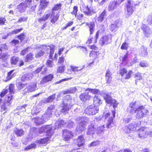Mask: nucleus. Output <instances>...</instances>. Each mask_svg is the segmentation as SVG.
Returning a JSON list of instances; mask_svg holds the SVG:
<instances>
[{"label": "nucleus", "mask_w": 152, "mask_h": 152, "mask_svg": "<svg viewBox=\"0 0 152 152\" xmlns=\"http://www.w3.org/2000/svg\"><path fill=\"white\" fill-rule=\"evenodd\" d=\"M104 99L107 104L110 103V102L113 99L109 94H104L103 96Z\"/></svg>", "instance_id": "nucleus-30"}, {"label": "nucleus", "mask_w": 152, "mask_h": 152, "mask_svg": "<svg viewBox=\"0 0 152 152\" xmlns=\"http://www.w3.org/2000/svg\"><path fill=\"white\" fill-rule=\"evenodd\" d=\"M16 86L18 90H20L23 88L25 86L24 84L20 82H18L17 83Z\"/></svg>", "instance_id": "nucleus-55"}, {"label": "nucleus", "mask_w": 152, "mask_h": 152, "mask_svg": "<svg viewBox=\"0 0 152 152\" xmlns=\"http://www.w3.org/2000/svg\"><path fill=\"white\" fill-rule=\"evenodd\" d=\"M65 69V66L63 65L59 66L57 69V72L58 73H62L64 71Z\"/></svg>", "instance_id": "nucleus-51"}, {"label": "nucleus", "mask_w": 152, "mask_h": 152, "mask_svg": "<svg viewBox=\"0 0 152 152\" xmlns=\"http://www.w3.org/2000/svg\"><path fill=\"white\" fill-rule=\"evenodd\" d=\"M121 26V22L117 20L116 21L115 24H113L110 25V30L112 31H115L119 27H120Z\"/></svg>", "instance_id": "nucleus-21"}, {"label": "nucleus", "mask_w": 152, "mask_h": 152, "mask_svg": "<svg viewBox=\"0 0 152 152\" xmlns=\"http://www.w3.org/2000/svg\"><path fill=\"white\" fill-rule=\"evenodd\" d=\"M61 4H56L55 5L54 7L52 9L51 11H53L54 12V11H56L60 9L61 8Z\"/></svg>", "instance_id": "nucleus-50"}, {"label": "nucleus", "mask_w": 152, "mask_h": 152, "mask_svg": "<svg viewBox=\"0 0 152 152\" xmlns=\"http://www.w3.org/2000/svg\"><path fill=\"white\" fill-rule=\"evenodd\" d=\"M8 57L7 53H2L1 56H0V59L4 61L6 60Z\"/></svg>", "instance_id": "nucleus-53"}, {"label": "nucleus", "mask_w": 152, "mask_h": 152, "mask_svg": "<svg viewBox=\"0 0 152 152\" xmlns=\"http://www.w3.org/2000/svg\"><path fill=\"white\" fill-rule=\"evenodd\" d=\"M128 111L130 113L133 114L135 113L136 112V109L131 108L128 107Z\"/></svg>", "instance_id": "nucleus-61"}, {"label": "nucleus", "mask_w": 152, "mask_h": 152, "mask_svg": "<svg viewBox=\"0 0 152 152\" xmlns=\"http://www.w3.org/2000/svg\"><path fill=\"white\" fill-rule=\"evenodd\" d=\"M72 99L71 97L69 95H66L64 97V101L63 102H65V103L70 102V103H72Z\"/></svg>", "instance_id": "nucleus-45"}, {"label": "nucleus", "mask_w": 152, "mask_h": 152, "mask_svg": "<svg viewBox=\"0 0 152 152\" xmlns=\"http://www.w3.org/2000/svg\"><path fill=\"white\" fill-rule=\"evenodd\" d=\"M26 36L23 34H20L18 37V39L20 40L21 41H23L26 38Z\"/></svg>", "instance_id": "nucleus-62"}, {"label": "nucleus", "mask_w": 152, "mask_h": 152, "mask_svg": "<svg viewBox=\"0 0 152 152\" xmlns=\"http://www.w3.org/2000/svg\"><path fill=\"white\" fill-rule=\"evenodd\" d=\"M36 83H31L29 86L24 89L23 93L24 94H26L27 93H29L35 91L36 89Z\"/></svg>", "instance_id": "nucleus-7"}, {"label": "nucleus", "mask_w": 152, "mask_h": 152, "mask_svg": "<svg viewBox=\"0 0 152 152\" xmlns=\"http://www.w3.org/2000/svg\"><path fill=\"white\" fill-rule=\"evenodd\" d=\"M46 131V134L48 136H50L53 134V132L51 126L47 125L44 126L40 128L39 130V134Z\"/></svg>", "instance_id": "nucleus-4"}, {"label": "nucleus", "mask_w": 152, "mask_h": 152, "mask_svg": "<svg viewBox=\"0 0 152 152\" xmlns=\"http://www.w3.org/2000/svg\"><path fill=\"white\" fill-rule=\"evenodd\" d=\"M65 124L64 121L63 120H61L56 121L55 125L57 128L61 127L64 124Z\"/></svg>", "instance_id": "nucleus-36"}, {"label": "nucleus", "mask_w": 152, "mask_h": 152, "mask_svg": "<svg viewBox=\"0 0 152 152\" xmlns=\"http://www.w3.org/2000/svg\"><path fill=\"white\" fill-rule=\"evenodd\" d=\"M126 73L127 70L124 68H122L120 69L119 73L122 76H123Z\"/></svg>", "instance_id": "nucleus-54"}, {"label": "nucleus", "mask_w": 152, "mask_h": 152, "mask_svg": "<svg viewBox=\"0 0 152 152\" xmlns=\"http://www.w3.org/2000/svg\"><path fill=\"white\" fill-rule=\"evenodd\" d=\"M48 140L49 138L47 137L38 140H37L36 142L39 145H45L47 144Z\"/></svg>", "instance_id": "nucleus-29"}, {"label": "nucleus", "mask_w": 152, "mask_h": 152, "mask_svg": "<svg viewBox=\"0 0 152 152\" xmlns=\"http://www.w3.org/2000/svg\"><path fill=\"white\" fill-rule=\"evenodd\" d=\"M27 7L23 2L21 3L18 6V9L20 12H24L26 10Z\"/></svg>", "instance_id": "nucleus-28"}, {"label": "nucleus", "mask_w": 152, "mask_h": 152, "mask_svg": "<svg viewBox=\"0 0 152 152\" xmlns=\"http://www.w3.org/2000/svg\"><path fill=\"white\" fill-rule=\"evenodd\" d=\"M46 64L48 67L50 68L53 67L54 66L53 61L49 60L47 61Z\"/></svg>", "instance_id": "nucleus-49"}, {"label": "nucleus", "mask_w": 152, "mask_h": 152, "mask_svg": "<svg viewBox=\"0 0 152 152\" xmlns=\"http://www.w3.org/2000/svg\"><path fill=\"white\" fill-rule=\"evenodd\" d=\"M26 106V105H25L23 106L18 107L17 109L20 111L21 112H23L26 111L25 108Z\"/></svg>", "instance_id": "nucleus-64"}, {"label": "nucleus", "mask_w": 152, "mask_h": 152, "mask_svg": "<svg viewBox=\"0 0 152 152\" xmlns=\"http://www.w3.org/2000/svg\"><path fill=\"white\" fill-rule=\"evenodd\" d=\"M134 76V77L136 80H140L142 79V76L139 73L135 74Z\"/></svg>", "instance_id": "nucleus-60"}, {"label": "nucleus", "mask_w": 152, "mask_h": 152, "mask_svg": "<svg viewBox=\"0 0 152 152\" xmlns=\"http://www.w3.org/2000/svg\"><path fill=\"white\" fill-rule=\"evenodd\" d=\"M141 28L144 31V33L147 37H148L151 34V31L150 28L145 24H142Z\"/></svg>", "instance_id": "nucleus-15"}, {"label": "nucleus", "mask_w": 152, "mask_h": 152, "mask_svg": "<svg viewBox=\"0 0 152 152\" xmlns=\"http://www.w3.org/2000/svg\"><path fill=\"white\" fill-rule=\"evenodd\" d=\"M113 118L112 117L109 118L108 120V124H107V127L108 128H110L111 127H113L114 124L113 122Z\"/></svg>", "instance_id": "nucleus-37"}, {"label": "nucleus", "mask_w": 152, "mask_h": 152, "mask_svg": "<svg viewBox=\"0 0 152 152\" xmlns=\"http://www.w3.org/2000/svg\"><path fill=\"white\" fill-rule=\"evenodd\" d=\"M141 52L140 53L141 55L143 56H146L147 54V48L143 46H142L141 47Z\"/></svg>", "instance_id": "nucleus-40"}, {"label": "nucleus", "mask_w": 152, "mask_h": 152, "mask_svg": "<svg viewBox=\"0 0 152 152\" xmlns=\"http://www.w3.org/2000/svg\"><path fill=\"white\" fill-rule=\"evenodd\" d=\"M76 91V87L71 88L68 89L67 90L64 91L62 93L64 94H66L68 93H74Z\"/></svg>", "instance_id": "nucleus-33"}, {"label": "nucleus", "mask_w": 152, "mask_h": 152, "mask_svg": "<svg viewBox=\"0 0 152 152\" xmlns=\"http://www.w3.org/2000/svg\"><path fill=\"white\" fill-rule=\"evenodd\" d=\"M50 57L51 58L53 56L54 53V49L55 47L52 45H50Z\"/></svg>", "instance_id": "nucleus-44"}, {"label": "nucleus", "mask_w": 152, "mask_h": 152, "mask_svg": "<svg viewBox=\"0 0 152 152\" xmlns=\"http://www.w3.org/2000/svg\"><path fill=\"white\" fill-rule=\"evenodd\" d=\"M54 108L55 107L54 106L51 105L48 107L46 112L49 113H50V115H51L52 113L53 112V110L54 109Z\"/></svg>", "instance_id": "nucleus-56"}, {"label": "nucleus", "mask_w": 152, "mask_h": 152, "mask_svg": "<svg viewBox=\"0 0 152 152\" xmlns=\"http://www.w3.org/2000/svg\"><path fill=\"white\" fill-rule=\"evenodd\" d=\"M33 75L31 73H28L24 75L21 77V80L23 81L28 80L31 79Z\"/></svg>", "instance_id": "nucleus-27"}, {"label": "nucleus", "mask_w": 152, "mask_h": 152, "mask_svg": "<svg viewBox=\"0 0 152 152\" xmlns=\"http://www.w3.org/2000/svg\"><path fill=\"white\" fill-rule=\"evenodd\" d=\"M127 2L126 5L127 11L126 17L129 16L132 14L133 11V7L136 5L133 1L128 0Z\"/></svg>", "instance_id": "nucleus-6"}, {"label": "nucleus", "mask_w": 152, "mask_h": 152, "mask_svg": "<svg viewBox=\"0 0 152 152\" xmlns=\"http://www.w3.org/2000/svg\"><path fill=\"white\" fill-rule=\"evenodd\" d=\"M49 2L46 0H42L40 1V8L42 9L47 7Z\"/></svg>", "instance_id": "nucleus-32"}, {"label": "nucleus", "mask_w": 152, "mask_h": 152, "mask_svg": "<svg viewBox=\"0 0 152 152\" xmlns=\"http://www.w3.org/2000/svg\"><path fill=\"white\" fill-rule=\"evenodd\" d=\"M105 127L104 125H103L98 127L96 131V134L99 136L101 135L104 133V131Z\"/></svg>", "instance_id": "nucleus-25"}, {"label": "nucleus", "mask_w": 152, "mask_h": 152, "mask_svg": "<svg viewBox=\"0 0 152 152\" xmlns=\"http://www.w3.org/2000/svg\"><path fill=\"white\" fill-rule=\"evenodd\" d=\"M101 101L100 99L98 96H95L94 98V106L98 107L100 104Z\"/></svg>", "instance_id": "nucleus-34"}, {"label": "nucleus", "mask_w": 152, "mask_h": 152, "mask_svg": "<svg viewBox=\"0 0 152 152\" xmlns=\"http://www.w3.org/2000/svg\"><path fill=\"white\" fill-rule=\"evenodd\" d=\"M9 92L11 94L13 93L15 91V86L14 84H11L8 88Z\"/></svg>", "instance_id": "nucleus-47"}, {"label": "nucleus", "mask_w": 152, "mask_h": 152, "mask_svg": "<svg viewBox=\"0 0 152 152\" xmlns=\"http://www.w3.org/2000/svg\"><path fill=\"white\" fill-rule=\"evenodd\" d=\"M139 133L138 134L139 137L141 138H146L148 135V133L146 132V129L144 127L140 129L139 130Z\"/></svg>", "instance_id": "nucleus-19"}, {"label": "nucleus", "mask_w": 152, "mask_h": 152, "mask_svg": "<svg viewBox=\"0 0 152 152\" xmlns=\"http://www.w3.org/2000/svg\"><path fill=\"white\" fill-rule=\"evenodd\" d=\"M135 113H136V118L139 119L145 117L148 114L149 112L144 106L142 105L136 108V112Z\"/></svg>", "instance_id": "nucleus-1"}, {"label": "nucleus", "mask_w": 152, "mask_h": 152, "mask_svg": "<svg viewBox=\"0 0 152 152\" xmlns=\"http://www.w3.org/2000/svg\"><path fill=\"white\" fill-rule=\"evenodd\" d=\"M36 146V144L34 143H32L28 146L25 148V150H28L30 149L34 148Z\"/></svg>", "instance_id": "nucleus-52"}, {"label": "nucleus", "mask_w": 152, "mask_h": 152, "mask_svg": "<svg viewBox=\"0 0 152 152\" xmlns=\"http://www.w3.org/2000/svg\"><path fill=\"white\" fill-rule=\"evenodd\" d=\"M107 15L105 10H104L100 14L99 16L97 18V20L100 22H102L106 18Z\"/></svg>", "instance_id": "nucleus-23"}, {"label": "nucleus", "mask_w": 152, "mask_h": 152, "mask_svg": "<svg viewBox=\"0 0 152 152\" xmlns=\"http://www.w3.org/2000/svg\"><path fill=\"white\" fill-rule=\"evenodd\" d=\"M13 130L18 136L21 137L24 134V131L22 129L16 128L14 129Z\"/></svg>", "instance_id": "nucleus-26"}, {"label": "nucleus", "mask_w": 152, "mask_h": 152, "mask_svg": "<svg viewBox=\"0 0 152 152\" xmlns=\"http://www.w3.org/2000/svg\"><path fill=\"white\" fill-rule=\"evenodd\" d=\"M110 102V103L109 104H110L111 105H113V107L114 109L115 108L117 107L118 105V102L115 99H113Z\"/></svg>", "instance_id": "nucleus-41"}, {"label": "nucleus", "mask_w": 152, "mask_h": 152, "mask_svg": "<svg viewBox=\"0 0 152 152\" xmlns=\"http://www.w3.org/2000/svg\"><path fill=\"white\" fill-rule=\"evenodd\" d=\"M34 122L35 123L37 124H42L44 122L42 118H41L39 117L34 118Z\"/></svg>", "instance_id": "nucleus-42"}, {"label": "nucleus", "mask_w": 152, "mask_h": 152, "mask_svg": "<svg viewBox=\"0 0 152 152\" xmlns=\"http://www.w3.org/2000/svg\"><path fill=\"white\" fill-rule=\"evenodd\" d=\"M112 35L110 34L105 35L99 40V43L102 46L110 43L112 42Z\"/></svg>", "instance_id": "nucleus-3"}, {"label": "nucleus", "mask_w": 152, "mask_h": 152, "mask_svg": "<svg viewBox=\"0 0 152 152\" xmlns=\"http://www.w3.org/2000/svg\"><path fill=\"white\" fill-rule=\"evenodd\" d=\"M32 2V0H25L24 2L23 3L25 4L26 6L27 7H29L31 4Z\"/></svg>", "instance_id": "nucleus-58"}, {"label": "nucleus", "mask_w": 152, "mask_h": 152, "mask_svg": "<svg viewBox=\"0 0 152 152\" xmlns=\"http://www.w3.org/2000/svg\"><path fill=\"white\" fill-rule=\"evenodd\" d=\"M44 52L42 51V50H41L36 55V58H38L40 57L41 56H43L44 54Z\"/></svg>", "instance_id": "nucleus-63"}, {"label": "nucleus", "mask_w": 152, "mask_h": 152, "mask_svg": "<svg viewBox=\"0 0 152 152\" xmlns=\"http://www.w3.org/2000/svg\"><path fill=\"white\" fill-rule=\"evenodd\" d=\"M63 134L64 140L65 141L69 140L73 136L72 132L67 130H65L63 131Z\"/></svg>", "instance_id": "nucleus-10"}, {"label": "nucleus", "mask_w": 152, "mask_h": 152, "mask_svg": "<svg viewBox=\"0 0 152 152\" xmlns=\"http://www.w3.org/2000/svg\"><path fill=\"white\" fill-rule=\"evenodd\" d=\"M40 48L42 49V50H45L46 52L48 53L50 51V45L47 46V45H44L40 46Z\"/></svg>", "instance_id": "nucleus-39"}, {"label": "nucleus", "mask_w": 152, "mask_h": 152, "mask_svg": "<svg viewBox=\"0 0 152 152\" xmlns=\"http://www.w3.org/2000/svg\"><path fill=\"white\" fill-rule=\"evenodd\" d=\"M95 123L92 122L90 123V125H89L87 129V134L88 135H91L95 133L96 131V129L94 127Z\"/></svg>", "instance_id": "nucleus-9"}, {"label": "nucleus", "mask_w": 152, "mask_h": 152, "mask_svg": "<svg viewBox=\"0 0 152 152\" xmlns=\"http://www.w3.org/2000/svg\"><path fill=\"white\" fill-rule=\"evenodd\" d=\"M59 17V14L52 11L50 17V22L52 24L55 23L58 20Z\"/></svg>", "instance_id": "nucleus-14"}, {"label": "nucleus", "mask_w": 152, "mask_h": 152, "mask_svg": "<svg viewBox=\"0 0 152 152\" xmlns=\"http://www.w3.org/2000/svg\"><path fill=\"white\" fill-rule=\"evenodd\" d=\"M19 61V58L18 57L14 56L11 58V63L12 64L15 65Z\"/></svg>", "instance_id": "nucleus-43"}, {"label": "nucleus", "mask_w": 152, "mask_h": 152, "mask_svg": "<svg viewBox=\"0 0 152 152\" xmlns=\"http://www.w3.org/2000/svg\"><path fill=\"white\" fill-rule=\"evenodd\" d=\"M85 67L84 65L82 66H70V69L72 70L74 72H78L82 70Z\"/></svg>", "instance_id": "nucleus-31"}, {"label": "nucleus", "mask_w": 152, "mask_h": 152, "mask_svg": "<svg viewBox=\"0 0 152 152\" xmlns=\"http://www.w3.org/2000/svg\"><path fill=\"white\" fill-rule=\"evenodd\" d=\"M99 111L98 107L92 105H89L85 109V113L88 115L95 114Z\"/></svg>", "instance_id": "nucleus-5"}, {"label": "nucleus", "mask_w": 152, "mask_h": 152, "mask_svg": "<svg viewBox=\"0 0 152 152\" xmlns=\"http://www.w3.org/2000/svg\"><path fill=\"white\" fill-rule=\"evenodd\" d=\"M88 91H89V93L90 94L91 93H92L94 94H97L99 92V91L97 89H92L91 88H88L87 89Z\"/></svg>", "instance_id": "nucleus-48"}, {"label": "nucleus", "mask_w": 152, "mask_h": 152, "mask_svg": "<svg viewBox=\"0 0 152 152\" xmlns=\"http://www.w3.org/2000/svg\"><path fill=\"white\" fill-rule=\"evenodd\" d=\"M85 142L84 137L82 136H79L78 138L75 141V144L79 147L83 146Z\"/></svg>", "instance_id": "nucleus-18"}, {"label": "nucleus", "mask_w": 152, "mask_h": 152, "mask_svg": "<svg viewBox=\"0 0 152 152\" xmlns=\"http://www.w3.org/2000/svg\"><path fill=\"white\" fill-rule=\"evenodd\" d=\"M100 142L99 140H96L93 141L90 144V146L91 147L100 144Z\"/></svg>", "instance_id": "nucleus-57"}, {"label": "nucleus", "mask_w": 152, "mask_h": 152, "mask_svg": "<svg viewBox=\"0 0 152 152\" xmlns=\"http://www.w3.org/2000/svg\"><path fill=\"white\" fill-rule=\"evenodd\" d=\"M87 125V124L85 122L81 121L77 126V131L79 133L82 132L83 131L85 130Z\"/></svg>", "instance_id": "nucleus-12"}, {"label": "nucleus", "mask_w": 152, "mask_h": 152, "mask_svg": "<svg viewBox=\"0 0 152 152\" xmlns=\"http://www.w3.org/2000/svg\"><path fill=\"white\" fill-rule=\"evenodd\" d=\"M62 109L61 110V112L62 113H66L71 108L72 104L70 102L65 103V102H63Z\"/></svg>", "instance_id": "nucleus-11"}, {"label": "nucleus", "mask_w": 152, "mask_h": 152, "mask_svg": "<svg viewBox=\"0 0 152 152\" xmlns=\"http://www.w3.org/2000/svg\"><path fill=\"white\" fill-rule=\"evenodd\" d=\"M82 10L88 15L90 16L92 15L94 12L91 10V8H89L87 5L85 6L82 8Z\"/></svg>", "instance_id": "nucleus-20"}, {"label": "nucleus", "mask_w": 152, "mask_h": 152, "mask_svg": "<svg viewBox=\"0 0 152 152\" xmlns=\"http://www.w3.org/2000/svg\"><path fill=\"white\" fill-rule=\"evenodd\" d=\"M88 91V90H86L84 93L80 95V100L83 102H85L87 100H89L91 97V94Z\"/></svg>", "instance_id": "nucleus-8"}, {"label": "nucleus", "mask_w": 152, "mask_h": 152, "mask_svg": "<svg viewBox=\"0 0 152 152\" xmlns=\"http://www.w3.org/2000/svg\"><path fill=\"white\" fill-rule=\"evenodd\" d=\"M140 125L139 122H135L125 126L124 128V130L127 134H129L132 131L136 130L137 128Z\"/></svg>", "instance_id": "nucleus-2"}, {"label": "nucleus", "mask_w": 152, "mask_h": 152, "mask_svg": "<svg viewBox=\"0 0 152 152\" xmlns=\"http://www.w3.org/2000/svg\"><path fill=\"white\" fill-rule=\"evenodd\" d=\"M51 115L50 113H49L46 112L42 116V119L44 122L47 121L51 116Z\"/></svg>", "instance_id": "nucleus-35"}, {"label": "nucleus", "mask_w": 152, "mask_h": 152, "mask_svg": "<svg viewBox=\"0 0 152 152\" xmlns=\"http://www.w3.org/2000/svg\"><path fill=\"white\" fill-rule=\"evenodd\" d=\"M34 58L32 54L29 53L26 56V58L25 59V61L26 62H29Z\"/></svg>", "instance_id": "nucleus-38"}, {"label": "nucleus", "mask_w": 152, "mask_h": 152, "mask_svg": "<svg viewBox=\"0 0 152 152\" xmlns=\"http://www.w3.org/2000/svg\"><path fill=\"white\" fill-rule=\"evenodd\" d=\"M55 96V94H54L49 96L46 99V102H52L55 99L56 97Z\"/></svg>", "instance_id": "nucleus-46"}, {"label": "nucleus", "mask_w": 152, "mask_h": 152, "mask_svg": "<svg viewBox=\"0 0 152 152\" xmlns=\"http://www.w3.org/2000/svg\"><path fill=\"white\" fill-rule=\"evenodd\" d=\"M52 11L50 10H48L45 12L43 16L41 18L39 19V22H41L43 21L46 20H47L48 19L51 17Z\"/></svg>", "instance_id": "nucleus-17"}, {"label": "nucleus", "mask_w": 152, "mask_h": 152, "mask_svg": "<svg viewBox=\"0 0 152 152\" xmlns=\"http://www.w3.org/2000/svg\"><path fill=\"white\" fill-rule=\"evenodd\" d=\"M53 78V75L50 74L43 77L40 81V84L42 85H45L48 82L51 81Z\"/></svg>", "instance_id": "nucleus-13"}, {"label": "nucleus", "mask_w": 152, "mask_h": 152, "mask_svg": "<svg viewBox=\"0 0 152 152\" xmlns=\"http://www.w3.org/2000/svg\"><path fill=\"white\" fill-rule=\"evenodd\" d=\"M8 88L7 87L6 88L3 90L1 92L0 96L1 97H3L8 92Z\"/></svg>", "instance_id": "nucleus-59"}, {"label": "nucleus", "mask_w": 152, "mask_h": 152, "mask_svg": "<svg viewBox=\"0 0 152 152\" xmlns=\"http://www.w3.org/2000/svg\"><path fill=\"white\" fill-rule=\"evenodd\" d=\"M119 4L117 1H111L109 4L108 7V10L109 11H112L116 9L117 6Z\"/></svg>", "instance_id": "nucleus-16"}, {"label": "nucleus", "mask_w": 152, "mask_h": 152, "mask_svg": "<svg viewBox=\"0 0 152 152\" xmlns=\"http://www.w3.org/2000/svg\"><path fill=\"white\" fill-rule=\"evenodd\" d=\"M86 25L88 26L89 28L90 34L91 35L94 31L95 24L94 22H91L90 23H86Z\"/></svg>", "instance_id": "nucleus-24"}, {"label": "nucleus", "mask_w": 152, "mask_h": 152, "mask_svg": "<svg viewBox=\"0 0 152 152\" xmlns=\"http://www.w3.org/2000/svg\"><path fill=\"white\" fill-rule=\"evenodd\" d=\"M112 74L109 69L106 70V72L105 75L106 80L107 83L109 84L111 83L112 81Z\"/></svg>", "instance_id": "nucleus-22"}]
</instances>
